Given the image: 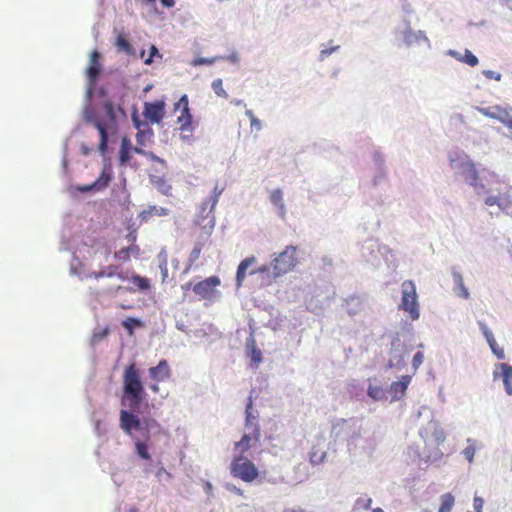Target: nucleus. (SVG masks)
<instances>
[{
	"mask_svg": "<svg viewBox=\"0 0 512 512\" xmlns=\"http://www.w3.org/2000/svg\"><path fill=\"white\" fill-rule=\"evenodd\" d=\"M100 70V53L94 50L90 55V63L87 68V76L92 83L96 81L97 77L100 74Z\"/></svg>",
	"mask_w": 512,
	"mask_h": 512,
	"instance_id": "6ab92c4d",
	"label": "nucleus"
},
{
	"mask_svg": "<svg viewBox=\"0 0 512 512\" xmlns=\"http://www.w3.org/2000/svg\"><path fill=\"white\" fill-rule=\"evenodd\" d=\"M484 500L481 497L475 496L473 499V507L475 512H482Z\"/></svg>",
	"mask_w": 512,
	"mask_h": 512,
	"instance_id": "c03bdc74",
	"label": "nucleus"
},
{
	"mask_svg": "<svg viewBox=\"0 0 512 512\" xmlns=\"http://www.w3.org/2000/svg\"><path fill=\"white\" fill-rule=\"evenodd\" d=\"M174 112H179L176 118L178 130L181 133L183 140H190L194 130L193 117L190 113L189 100L187 95H182L180 99L174 104Z\"/></svg>",
	"mask_w": 512,
	"mask_h": 512,
	"instance_id": "423d86ee",
	"label": "nucleus"
},
{
	"mask_svg": "<svg viewBox=\"0 0 512 512\" xmlns=\"http://www.w3.org/2000/svg\"><path fill=\"white\" fill-rule=\"evenodd\" d=\"M256 261H257V259L255 256H250L240 262V264L238 265V268H237V272H236L237 287L242 286V284L246 278L248 268L250 266H252L253 264H255Z\"/></svg>",
	"mask_w": 512,
	"mask_h": 512,
	"instance_id": "aec40b11",
	"label": "nucleus"
},
{
	"mask_svg": "<svg viewBox=\"0 0 512 512\" xmlns=\"http://www.w3.org/2000/svg\"><path fill=\"white\" fill-rule=\"evenodd\" d=\"M89 277L94 278L96 280H99L100 278L104 277H117L121 281H126L129 279L128 273L122 271L118 265H109L102 269L101 271L91 272L89 274ZM130 280L141 291H148L151 287L149 280L138 274H132Z\"/></svg>",
	"mask_w": 512,
	"mask_h": 512,
	"instance_id": "20e7f679",
	"label": "nucleus"
},
{
	"mask_svg": "<svg viewBox=\"0 0 512 512\" xmlns=\"http://www.w3.org/2000/svg\"><path fill=\"white\" fill-rule=\"evenodd\" d=\"M484 74L490 79L494 78L496 80H500L501 78L500 74L495 75V72L493 71H485Z\"/></svg>",
	"mask_w": 512,
	"mask_h": 512,
	"instance_id": "864d4df0",
	"label": "nucleus"
},
{
	"mask_svg": "<svg viewBox=\"0 0 512 512\" xmlns=\"http://www.w3.org/2000/svg\"><path fill=\"white\" fill-rule=\"evenodd\" d=\"M103 109L104 113L87 112L85 121L98 131L100 136L98 150L102 155H105L109 140L119 132L118 116L121 115L126 118V113L123 108H116L111 101H106L103 104Z\"/></svg>",
	"mask_w": 512,
	"mask_h": 512,
	"instance_id": "f257e3e1",
	"label": "nucleus"
},
{
	"mask_svg": "<svg viewBox=\"0 0 512 512\" xmlns=\"http://www.w3.org/2000/svg\"><path fill=\"white\" fill-rule=\"evenodd\" d=\"M326 458V452L318 449L317 447H313L311 452L309 453L310 463L313 465H318L324 462Z\"/></svg>",
	"mask_w": 512,
	"mask_h": 512,
	"instance_id": "cd10ccee",
	"label": "nucleus"
},
{
	"mask_svg": "<svg viewBox=\"0 0 512 512\" xmlns=\"http://www.w3.org/2000/svg\"><path fill=\"white\" fill-rule=\"evenodd\" d=\"M270 201L273 205L279 208L282 214H284L285 205L283 201V193L280 189H275L270 193Z\"/></svg>",
	"mask_w": 512,
	"mask_h": 512,
	"instance_id": "bb28decb",
	"label": "nucleus"
},
{
	"mask_svg": "<svg viewBox=\"0 0 512 512\" xmlns=\"http://www.w3.org/2000/svg\"><path fill=\"white\" fill-rule=\"evenodd\" d=\"M160 269L162 272V281L164 282L166 277L168 276V268L166 262L160 265Z\"/></svg>",
	"mask_w": 512,
	"mask_h": 512,
	"instance_id": "3c124183",
	"label": "nucleus"
},
{
	"mask_svg": "<svg viewBox=\"0 0 512 512\" xmlns=\"http://www.w3.org/2000/svg\"><path fill=\"white\" fill-rule=\"evenodd\" d=\"M230 473L233 477L247 483L253 482L259 476L256 465L244 455H238L233 458L230 464Z\"/></svg>",
	"mask_w": 512,
	"mask_h": 512,
	"instance_id": "0eeeda50",
	"label": "nucleus"
},
{
	"mask_svg": "<svg viewBox=\"0 0 512 512\" xmlns=\"http://www.w3.org/2000/svg\"><path fill=\"white\" fill-rule=\"evenodd\" d=\"M113 178V171L110 164L104 166L100 176L90 185H79L77 186V190L79 192H89V191H102L108 187L109 183Z\"/></svg>",
	"mask_w": 512,
	"mask_h": 512,
	"instance_id": "ddd939ff",
	"label": "nucleus"
},
{
	"mask_svg": "<svg viewBox=\"0 0 512 512\" xmlns=\"http://www.w3.org/2000/svg\"><path fill=\"white\" fill-rule=\"evenodd\" d=\"M357 503L358 504L362 503V507L364 509H370L371 504H372V499L371 498H367V499H364V500H358Z\"/></svg>",
	"mask_w": 512,
	"mask_h": 512,
	"instance_id": "8fccbe9b",
	"label": "nucleus"
},
{
	"mask_svg": "<svg viewBox=\"0 0 512 512\" xmlns=\"http://www.w3.org/2000/svg\"><path fill=\"white\" fill-rule=\"evenodd\" d=\"M148 373L154 382H163L171 377V369L165 359L160 360L156 366L150 367Z\"/></svg>",
	"mask_w": 512,
	"mask_h": 512,
	"instance_id": "2eb2a0df",
	"label": "nucleus"
},
{
	"mask_svg": "<svg viewBox=\"0 0 512 512\" xmlns=\"http://www.w3.org/2000/svg\"><path fill=\"white\" fill-rule=\"evenodd\" d=\"M402 298L399 309L407 312L412 320L420 317L418 296L413 281L406 280L402 283Z\"/></svg>",
	"mask_w": 512,
	"mask_h": 512,
	"instance_id": "6e6552de",
	"label": "nucleus"
},
{
	"mask_svg": "<svg viewBox=\"0 0 512 512\" xmlns=\"http://www.w3.org/2000/svg\"><path fill=\"white\" fill-rule=\"evenodd\" d=\"M270 271V267L267 265H262L259 268L250 271V274H264Z\"/></svg>",
	"mask_w": 512,
	"mask_h": 512,
	"instance_id": "de8ad7c7",
	"label": "nucleus"
},
{
	"mask_svg": "<svg viewBox=\"0 0 512 512\" xmlns=\"http://www.w3.org/2000/svg\"><path fill=\"white\" fill-rule=\"evenodd\" d=\"M485 204L487 206L497 205V206L501 207L502 206V198L500 196H488L485 199Z\"/></svg>",
	"mask_w": 512,
	"mask_h": 512,
	"instance_id": "79ce46f5",
	"label": "nucleus"
},
{
	"mask_svg": "<svg viewBox=\"0 0 512 512\" xmlns=\"http://www.w3.org/2000/svg\"><path fill=\"white\" fill-rule=\"evenodd\" d=\"M158 188L164 195H169L172 189L171 186L169 184H166L164 181H162L161 185Z\"/></svg>",
	"mask_w": 512,
	"mask_h": 512,
	"instance_id": "09e8293b",
	"label": "nucleus"
},
{
	"mask_svg": "<svg viewBox=\"0 0 512 512\" xmlns=\"http://www.w3.org/2000/svg\"><path fill=\"white\" fill-rule=\"evenodd\" d=\"M284 512H306L303 509H286Z\"/></svg>",
	"mask_w": 512,
	"mask_h": 512,
	"instance_id": "052dcab7",
	"label": "nucleus"
},
{
	"mask_svg": "<svg viewBox=\"0 0 512 512\" xmlns=\"http://www.w3.org/2000/svg\"><path fill=\"white\" fill-rule=\"evenodd\" d=\"M245 428L249 432H254V429L260 431V427L257 421V417L252 414V400L249 398V401L246 405V419H245Z\"/></svg>",
	"mask_w": 512,
	"mask_h": 512,
	"instance_id": "4be33fe9",
	"label": "nucleus"
},
{
	"mask_svg": "<svg viewBox=\"0 0 512 512\" xmlns=\"http://www.w3.org/2000/svg\"><path fill=\"white\" fill-rule=\"evenodd\" d=\"M248 347L250 349L249 355H250L252 361L255 363L256 366H258V364L262 361V353L256 347L255 340L253 338L250 340Z\"/></svg>",
	"mask_w": 512,
	"mask_h": 512,
	"instance_id": "c756f323",
	"label": "nucleus"
},
{
	"mask_svg": "<svg viewBox=\"0 0 512 512\" xmlns=\"http://www.w3.org/2000/svg\"><path fill=\"white\" fill-rule=\"evenodd\" d=\"M463 454L469 462H472L475 455V449L472 446L466 447Z\"/></svg>",
	"mask_w": 512,
	"mask_h": 512,
	"instance_id": "a18cd8bd",
	"label": "nucleus"
},
{
	"mask_svg": "<svg viewBox=\"0 0 512 512\" xmlns=\"http://www.w3.org/2000/svg\"><path fill=\"white\" fill-rule=\"evenodd\" d=\"M212 89L214 90L215 94L221 98H228V94L223 88V82L221 79H215L213 80L211 84Z\"/></svg>",
	"mask_w": 512,
	"mask_h": 512,
	"instance_id": "72a5a7b5",
	"label": "nucleus"
},
{
	"mask_svg": "<svg viewBox=\"0 0 512 512\" xmlns=\"http://www.w3.org/2000/svg\"><path fill=\"white\" fill-rule=\"evenodd\" d=\"M191 287L193 288V286H192V283H191V282H188V283H186V284L182 285V289H183L184 291H185V290L190 289Z\"/></svg>",
	"mask_w": 512,
	"mask_h": 512,
	"instance_id": "bf43d9fd",
	"label": "nucleus"
},
{
	"mask_svg": "<svg viewBox=\"0 0 512 512\" xmlns=\"http://www.w3.org/2000/svg\"><path fill=\"white\" fill-rule=\"evenodd\" d=\"M169 214V210L164 207L149 206L148 209L143 210L139 214L141 221L148 222L153 216H166Z\"/></svg>",
	"mask_w": 512,
	"mask_h": 512,
	"instance_id": "412c9836",
	"label": "nucleus"
},
{
	"mask_svg": "<svg viewBox=\"0 0 512 512\" xmlns=\"http://www.w3.org/2000/svg\"><path fill=\"white\" fill-rule=\"evenodd\" d=\"M477 111L483 116L498 120L512 131V108L500 105L477 107Z\"/></svg>",
	"mask_w": 512,
	"mask_h": 512,
	"instance_id": "9b49d317",
	"label": "nucleus"
},
{
	"mask_svg": "<svg viewBox=\"0 0 512 512\" xmlns=\"http://www.w3.org/2000/svg\"><path fill=\"white\" fill-rule=\"evenodd\" d=\"M121 288L122 287L120 285L112 286L106 290V293H117L121 290Z\"/></svg>",
	"mask_w": 512,
	"mask_h": 512,
	"instance_id": "6e6d98bb",
	"label": "nucleus"
},
{
	"mask_svg": "<svg viewBox=\"0 0 512 512\" xmlns=\"http://www.w3.org/2000/svg\"><path fill=\"white\" fill-rule=\"evenodd\" d=\"M120 427L135 440V449L138 456L144 460H150L151 456L148 452L149 440L151 430L160 427L157 420L152 418L141 420L133 412L121 410Z\"/></svg>",
	"mask_w": 512,
	"mask_h": 512,
	"instance_id": "f03ea898",
	"label": "nucleus"
},
{
	"mask_svg": "<svg viewBox=\"0 0 512 512\" xmlns=\"http://www.w3.org/2000/svg\"><path fill=\"white\" fill-rule=\"evenodd\" d=\"M129 512H139V510H138V508H136V507H131V508L129 509Z\"/></svg>",
	"mask_w": 512,
	"mask_h": 512,
	"instance_id": "0e129e2a",
	"label": "nucleus"
},
{
	"mask_svg": "<svg viewBox=\"0 0 512 512\" xmlns=\"http://www.w3.org/2000/svg\"><path fill=\"white\" fill-rule=\"evenodd\" d=\"M216 61V58H198L194 60V65H211Z\"/></svg>",
	"mask_w": 512,
	"mask_h": 512,
	"instance_id": "49530a36",
	"label": "nucleus"
},
{
	"mask_svg": "<svg viewBox=\"0 0 512 512\" xmlns=\"http://www.w3.org/2000/svg\"><path fill=\"white\" fill-rule=\"evenodd\" d=\"M481 328H482L483 335H484L486 341L488 342V344H493L496 340H495L494 335L491 332V330L485 324H481Z\"/></svg>",
	"mask_w": 512,
	"mask_h": 512,
	"instance_id": "ea45409f",
	"label": "nucleus"
},
{
	"mask_svg": "<svg viewBox=\"0 0 512 512\" xmlns=\"http://www.w3.org/2000/svg\"><path fill=\"white\" fill-rule=\"evenodd\" d=\"M261 437V432L257 429H254V432L247 431L242 438L235 443V449L243 455L246 453L254 444L259 442Z\"/></svg>",
	"mask_w": 512,
	"mask_h": 512,
	"instance_id": "dca6fc26",
	"label": "nucleus"
},
{
	"mask_svg": "<svg viewBox=\"0 0 512 512\" xmlns=\"http://www.w3.org/2000/svg\"><path fill=\"white\" fill-rule=\"evenodd\" d=\"M154 56H158L160 58L162 57L161 54L159 53L157 47L155 45H152L150 47V55H149V57L147 59L144 60V63L146 65H150L153 62V57Z\"/></svg>",
	"mask_w": 512,
	"mask_h": 512,
	"instance_id": "37998d69",
	"label": "nucleus"
},
{
	"mask_svg": "<svg viewBox=\"0 0 512 512\" xmlns=\"http://www.w3.org/2000/svg\"><path fill=\"white\" fill-rule=\"evenodd\" d=\"M241 103H242L241 100H238V101L235 102L236 105H240Z\"/></svg>",
	"mask_w": 512,
	"mask_h": 512,
	"instance_id": "774afa93",
	"label": "nucleus"
},
{
	"mask_svg": "<svg viewBox=\"0 0 512 512\" xmlns=\"http://www.w3.org/2000/svg\"><path fill=\"white\" fill-rule=\"evenodd\" d=\"M451 166L460 169L461 175L471 186L475 188L484 187L482 184L479 183L478 171L476 169L475 164L472 161L464 160L461 162H456L455 160H451Z\"/></svg>",
	"mask_w": 512,
	"mask_h": 512,
	"instance_id": "f8f14e48",
	"label": "nucleus"
},
{
	"mask_svg": "<svg viewBox=\"0 0 512 512\" xmlns=\"http://www.w3.org/2000/svg\"><path fill=\"white\" fill-rule=\"evenodd\" d=\"M166 473L168 476H170V474L164 469V468H161L158 472H157V476H160L161 474H164Z\"/></svg>",
	"mask_w": 512,
	"mask_h": 512,
	"instance_id": "680f3d73",
	"label": "nucleus"
},
{
	"mask_svg": "<svg viewBox=\"0 0 512 512\" xmlns=\"http://www.w3.org/2000/svg\"><path fill=\"white\" fill-rule=\"evenodd\" d=\"M203 247H204V245L202 242L195 243V245L188 257V262H189L190 266L192 264H194L199 259Z\"/></svg>",
	"mask_w": 512,
	"mask_h": 512,
	"instance_id": "2f4dec72",
	"label": "nucleus"
},
{
	"mask_svg": "<svg viewBox=\"0 0 512 512\" xmlns=\"http://www.w3.org/2000/svg\"><path fill=\"white\" fill-rule=\"evenodd\" d=\"M115 45L119 51H123L128 55H134V49L124 34H119L117 36Z\"/></svg>",
	"mask_w": 512,
	"mask_h": 512,
	"instance_id": "393cba45",
	"label": "nucleus"
},
{
	"mask_svg": "<svg viewBox=\"0 0 512 512\" xmlns=\"http://www.w3.org/2000/svg\"><path fill=\"white\" fill-rule=\"evenodd\" d=\"M220 284V278L213 275L193 285V292L199 296L200 299L214 301L220 296V292L217 290Z\"/></svg>",
	"mask_w": 512,
	"mask_h": 512,
	"instance_id": "9d476101",
	"label": "nucleus"
},
{
	"mask_svg": "<svg viewBox=\"0 0 512 512\" xmlns=\"http://www.w3.org/2000/svg\"><path fill=\"white\" fill-rule=\"evenodd\" d=\"M228 489H229L231 492L236 493V494H238V495H242V494H243L242 490H241L240 488L236 487L235 485H230V486H228Z\"/></svg>",
	"mask_w": 512,
	"mask_h": 512,
	"instance_id": "5fc2aeb1",
	"label": "nucleus"
},
{
	"mask_svg": "<svg viewBox=\"0 0 512 512\" xmlns=\"http://www.w3.org/2000/svg\"><path fill=\"white\" fill-rule=\"evenodd\" d=\"M367 394L369 395V397L376 401L382 400L385 397V392L383 388L380 386L370 385L368 387Z\"/></svg>",
	"mask_w": 512,
	"mask_h": 512,
	"instance_id": "7c9ffc66",
	"label": "nucleus"
},
{
	"mask_svg": "<svg viewBox=\"0 0 512 512\" xmlns=\"http://www.w3.org/2000/svg\"><path fill=\"white\" fill-rule=\"evenodd\" d=\"M219 194L220 192H215V194L211 197V208L207 215L201 217L196 221V225L199 227L198 231L196 232V242H202L204 246L210 243V238L215 227V218L212 215V210L214 209L218 202Z\"/></svg>",
	"mask_w": 512,
	"mask_h": 512,
	"instance_id": "1a4fd4ad",
	"label": "nucleus"
},
{
	"mask_svg": "<svg viewBox=\"0 0 512 512\" xmlns=\"http://www.w3.org/2000/svg\"><path fill=\"white\" fill-rule=\"evenodd\" d=\"M424 361V355L422 352H417L414 357H413V360H412V366L414 368V370L416 371L423 363Z\"/></svg>",
	"mask_w": 512,
	"mask_h": 512,
	"instance_id": "a19ab883",
	"label": "nucleus"
},
{
	"mask_svg": "<svg viewBox=\"0 0 512 512\" xmlns=\"http://www.w3.org/2000/svg\"><path fill=\"white\" fill-rule=\"evenodd\" d=\"M461 61L465 62L471 67H475L478 64V58L470 51L465 50L464 56L460 58Z\"/></svg>",
	"mask_w": 512,
	"mask_h": 512,
	"instance_id": "c9c22d12",
	"label": "nucleus"
},
{
	"mask_svg": "<svg viewBox=\"0 0 512 512\" xmlns=\"http://www.w3.org/2000/svg\"><path fill=\"white\" fill-rule=\"evenodd\" d=\"M298 264L297 247L288 245L271 262L272 277L276 279L292 271Z\"/></svg>",
	"mask_w": 512,
	"mask_h": 512,
	"instance_id": "39448f33",
	"label": "nucleus"
},
{
	"mask_svg": "<svg viewBox=\"0 0 512 512\" xmlns=\"http://www.w3.org/2000/svg\"><path fill=\"white\" fill-rule=\"evenodd\" d=\"M403 42L406 45H412L414 42H417L420 38L424 37L423 33L421 31L419 32H413L410 28H407L405 31H403Z\"/></svg>",
	"mask_w": 512,
	"mask_h": 512,
	"instance_id": "c85d7f7f",
	"label": "nucleus"
},
{
	"mask_svg": "<svg viewBox=\"0 0 512 512\" xmlns=\"http://www.w3.org/2000/svg\"><path fill=\"white\" fill-rule=\"evenodd\" d=\"M455 281L461 289V296L467 299L469 297V292L467 288L464 286L462 276L459 274L455 275Z\"/></svg>",
	"mask_w": 512,
	"mask_h": 512,
	"instance_id": "58836bf2",
	"label": "nucleus"
},
{
	"mask_svg": "<svg viewBox=\"0 0 512 512\" xmlns=\"http://www.w3.org/2000/svg\"><path fill=\"white\" fill-rule=\"evenodd\" d=\"M145 395L140 374L135 364L126 366L123 374L122 404H127L132 411H135L140 407Z\"/></svg>",
	"mask_w": 512,
	"mask_h": 512,
	"instance_id": "7ed1b4c3",
	"label": "nucleus"
},
{
	"mask_svg": "<svg viewBox=\"0 0 512 512\" xmlns=\"http://www.w3.org/2000/svg\"><path fill=\"white\" fill-rule=\"evenodd\" d=\"M158 382H155L154 384L150 385V389L152 390V392L154 393H158L159 392V386L157 384Z\"/></svg>",
	"mask_w": 512,
	"mask_h": 512,
	"instance_id": "4d7b16f0",
	"label": "nucleus"
},
{
	"mask_svg": "<svg viewBox=\"0 0 512 512\" xmlns=\"http://www.w3.org/2000/svg\"><path fill=\"white\" fill-rule=\"evenodd\" d=\"M205 490H206V492H207L208 494H211V492H212V485H211V483H210V482H206V484H205Z\"/></svg>",
	"mask_w": 512,
	"mask_h": 512,
	"instance_id": "13d9d810",
	"label": "nucleus"
},
{
	"mask_svg": "<svg viewBox=\"0 0 512 512\" xmlns=\"http://www.w3.org/2000/svg\"><path fill=\"white\" fill-rule=\"evenodd\" d=\"M440 500L441 504L439 507V512H451L455 503V497L452 495V493L448 492L443 494Z\"/></svg>",
	"mask_w": 512,
	"mask_h": 512,
	"instance_id": "a878e982",
	"label": "nucleus"
},
{
	"mask_svg": "<svg viewBox=\"0 0 512 512\" xmlns=\"http://www.w3.org/2000/svg\"><path fill=\"white\" fill-rule=\"evenodd\" d=\"M391 345H392V347H395L396 345L398 346L399 345V340L395 339L394 341H392Z\"/></svg>",
	"mask_w": 512,
	"mask_h": 512,
	"instance_id": "e2e57ef3",
	"label": "nucleus"
},
{
	"mask_svg": "<svg viewBox=\"0 0 512 512\" xmlns=\"http://www.w3.org/2000/svg\"><path fill=\"white\" fill-rule=\"evenodd\" d=\"M245 114L250 119L251 128L255 129L256 131L261 130L262 125L260 120L254 115V113L251 110H246Z\"/></svg>",
	"mask_w": 512,
	"mask_h": 512,
	"instance_id": "e433bc0d",
	"label": "nucleus"
},
{
	"mask_svg": "<svg viewBox=\"0 0 512 512\" xmlns=\"http://www.w3.org/2000/svg\"><path fill=\"white\" fill-rule=\"evenodd\" d=\"M411 382V376L403 375L398 381H394L390 385L389 393L392 401H398L406 394V390Z\"/></svg>",
	"mask_w": 512,
	"mask_h": 512,
	"instance_id": "f3484780",
	"label": "nucleus"
},
{
	"mask_svg": "<svg viewBox=\"0 0 512 512\" xmlns=\"http://www.w3.org/2000/svg\"><path fill=\"white\" fill-rule=\"evenodd\" d=\"M160 3L164 8H172L175 5L174 0H160Z\"/></svg>",
	"mask_w": 512,
	"mask_h": 512,
	"instance_id": "603ef678",
	"label": "nucleus"
},
{
	"mask_svg": "<svg viewBox=\"0 0 512 512\" xmlns=\"http://www.w3.org/2000/svg\"><path fill=\"white\" fill-rule=\"evenodd\" d=\"M143 114L151 123H160L165 115V102L163 100L146 102Z\"/></svg>",
	"mask_w": 512,
	"mask_h": 512,
	"instance_id": "4468645a",
	"label": "nucleus"
},
{
	"mask_svg": "<svg viewBox=\"0 0 512 512\" xmlns=\"http://www.w3.org/2000/svg\"><path fill=\"white\" fill-rule=\"evenodd\" d=\"M489 347L498 359L502 360L505 358L504 349L500 347L496 341L493 344H489Z\"/></svg>",
	"mask_w": 512,
	"mask_h": 512,
	"instance_id": "4c0bfd02",
	"label": "nucleus"
},
{
	"mask_svg": "<svg viewBox=\"0 0 512 512\" xmlns=\"http://www.w3.org/2000/svg\"><path fill=\"white\" fill-rule=\"evenodd\" d=\"M404 357L402 354H396L393 356V358H391L388 363H387V367L389 369H392V368H402L404 366Z\"/></svg>",
	"mask_w": 512,
	"mask_h": 512,
	"instance_id": "f704fd0d",
	"label": "nucleus"
},
{
	"mask_svg": "<svg viewBox=\"0 0 512 512\" xmlns=\"http://www.w3.org/2000/svg\"><path fill=\"white\" fill-rule=\"evenodd\" d=\"M139 252L140 248L137 245H130L115 252L114 258L116 260L126 262L130 260L131 255H138Z\"/></svg>",
	"mask_w": 512,
	"mask_h": 512,
	"instance_id": "5701e85b",
	"label": "nucleus"
},
{
	"mask_svg": "<svg viewBox=\"0 0 512 512\" xmlns=\"http://www.w3.org/2000/svg\"><path fill=\"white\" fill-rule=\"evenodd\" d=\"M501 377L508 395H512V366L507 363H499L494 371V378Z\"/></svg>",
	"mask_w": 512,
	"mask_h": 512,
	"instance_id": "a211bd4d",
	"label": "nucleus"
},
{
	"mask_svg": "<svg viewBox=\"0 0 512 512\" xmlns=\"http://www.w3.org/2000/svg\"><path fill=\"white\" fill-rule=\"evenodd\" d=\"M134 150H135V152H136V153H138V154L143 153L142 149H140V148H135Z\"/></svg>",
	"mask_w": 512,
	"mask_h": 512,
	"instance_id": "338daca9",
	"label": "nucleus"
},
{
	"mask_svg": "<svg viewBox=\"0 0 512 512\" xmlns=\"http://www.w3.org/2000/svg\"><path fill=\"white\" fill-rule=\"evenodd\" d=\"M122 326L128 331L129 335H132L134 328L141 327L142 322L136 318H127L122 321Z\"/></svg>",
	"mask_w": 512,
	"mask_h": 512,
	"instance_id": "473e14b6",
	"label": "nucleus"
},
{
	"mask_svg": "<svg viewBox=\"0 0 512 512\" xmlns=\"http://www.w3.org/2000/svg\"><path fill=\"white\" fill-rule=\"evenodd\" d=\"M371 512H384L381 508H375Z\"/></svg>",
	"mask_w": 512,
	"mask_h": 512,
	"instance_id": "69168bd1",
	"label": "nucleus"
},
{
	"mask_svg": "<svg viewBox=\"0 0 512 512\" xmlns=\"http://www.w3.org/2000/svg\"><path fill=\"white\" fill-rule=\"evenodd\" d=\"M131 143L130 140L124 137L121 141L119 162L121 165H125L131 158L130 154Z\"/></svg>",
	"mask_w": 512,
	"mask_h": 512,
	"instance_id": "b1692460",
	"label": "nucleus"
}]
</instances>
